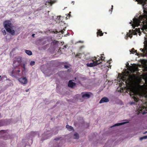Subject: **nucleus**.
Listing matches in <instances>:
<instances>
[{"label":"nucleus","mask_w":147,"mask_h":147,"mask_svg":"<svg viewBox=\"0 0 147 147\" xmlns=\"http://www.w3.org/2000/svg\"><path fill=\"white\" fill-rule=\"evenodd\" d=\"M3 24L6 31L12 35H13L15 33V31L14 30H12L13 26L11 21L9 20H5Z\"/></svg>","instance_id":"obj_1"},{"label":"nucleus","mask_w":147,"mask_h":147,"mask_svg":"<svg viewBox=\"0 0 147 147\" xmlns=\"http://www.w3.org/2000/svg\"><path fill=\"white\" fill-rule=\"evenodd\" d=\"M20 69H18L15 68L13 69L11 72L10 76L12 77H13L17 78L21 76V74L20 73Z\"/></svg>","instance_id":"obj_2"},{"label":"nucleus","mask_w":147,"mask_h":147,"mask_svg":"<svg viewBox=\"0 0 147 147\" xmlns=\"http://www.w3.org/2000/svg\"><path fill=\"white\" fill-rule=\"evenodd\" d=\"M22 59L21 57H16L14 59L13 61V66H17L21 65Z\"/></svg>","instance_id":"obj_3"},{"label":"nucleus","mask_w":147,"mask_h":147,"mask_svg":"<svg viewBox=\"0 0 147 147\" xmlns=\"http://www.w3.org/2000/svg\"><path fill=\"white\" fill-rule=\"evenodd\" d=\"M136 1L142 4L144 9L147 8V0H136Z\"/></svg>","instance_id":"obj_4"},{"label":"nucleus","mask_w":147,"mask_h":147,"mask_svg":"<svg viewBox=\"0 0 147 147\" xmlns=\"http://www.w3.org/2000/svg\"><path fill=\"white\" fill-rule=\"evenodd\" d=\"M82 97L86 99L89 98L92 94L90 92H86L82 93Z\"/></svg>","instance_id":"obj_5"},{"label":"nucleus","mask_w":147,"mask_h":147,"mask_svg":"<svg viewBox=\"0 0 147 147\" xmlns=\"http://www.w3.org/2000/svg\"><path fill=\"white\" fill-rule=\"evenodd\" d=\"M140 50L143 53V56H146L147 55V44L144 45V49L141 48L140 49Z\"/></svg>","instance_id":"obj_6"},{"label":"nucleus","mask_w":147,"mask_h":147,"mask_svg":"<svg viewBox=\"0 0 147 147\" xmlns=\"http://www.w3.org/2000/svg\"><path fill=\"white\" fill-rule=\"evenodd\" d=\"M92 63H87L86 64V65L88 67H93L94 66H96L97 65L99 64V63H97V62L94 61V60H92Z\"/></svg>","instance_id":"obj_7"},{"label":"nucleus","mask_w":147,"mask_h":147,"mask_svg":"<svg viewBox=\"0 0 147 147\" xmlns=\"http://www.w3.org/2000/svg\"><path fill=\"white\" fill-rule=\"evenodd\" d=\"M19 81L24 84H26L28 82V80L26 77L22 78H19Z\"/></svg>","instance_id":"obj_8"},{"label":"nucleus","mask_w":147,"mask_h":147,"mask_svg":"<svg viewBox=\"0 0 147 147\" xmlns=\"http://www.w3.org/2000/svg\"><path fill=\"white\" fill-rule=\"evenodd\" d=\"M109 101V100L107 97H104L102 98L99 102L100 103H102L104 102H108Z\"/></svg>","instance_id":"obj_9"},{"label":"nucleus","mask_w":147,"mask_h":147,"mask_svg":"<svg viewBox=\"0 0 147 147\" xmlns=\"http://www.w3.org/2000/svg\"><path fill=\"white\" fill-rule=\"evenodd\" d=\"M140 20L137 18H134L133 19V23L136 26H138L140 24Z\"/></svg>","instance_id":"obj_10"},{"label":"nucleus","mask_w":147,"mask_h":147,"mask_svg":"<svg viewBox=\"0 0 147 147\" xmlns=\"http://www.w3.org/2000/svg\"><path fill=\"white\" fill-rule=\"evenodd\" d=\"M76 84L75 83L73 82L72 80H69V82L68 86L71 88H73L75 86Z\"/></svg>","instance_id":"obj_11"},{"label":"nucleus","mask_w":147,"mask_h":147,"mask_svg":"<svg viewBox=\"0 0 147 147\" xmlns=\"http://www.w3.org/2000/svg\"><path fill=\"white\" fill-rule=\"evenodd\" d=\"M97 36H102L103 35V33L102 32V31L100 30H97V32H96Z\"/></svg>","instance_id":"obj_12"},{"label":"nucleus","mask_w":147,"mask_h":147,"mask_svg":"<svg viewBox=\"0 0 147 147\" xmlns=\"http://www.w3.org/2000/svg\"><path fill=\"white\" fill-rule=\"evenodd\" d=\"M93 58H94V59L93 60H94V61L97 62V63H99V64L102 63V62L100 61V59L97 58L96 57H94Z\"/></svg>","instance_id":"obj_13"},{"label":"nucleus","mask_w":147,"mask_h":147,"mask_svg":"<svg viewBox=\"0 0 147 147\" xmlns=\"http://www.w3.org/2000/svg\"><path fill=\"white\" fill-rule=\"evenodd\" d=\"M66 127L69 131H72L74 129V128L73 127L68 125H67L66 126Z\"/></svg>","instance_id":"obj_14"},{"label":"nucleus","mask_w":147,"mask_h":147,"mask_svg":"<svg viewBox=\"0 0 147 147\" xmlns=\"http://www.w3.org/2000/svg\"><path fill=\"white\" fill-rule=\"evenodd\" d=\"M54 3L55 1H53L52 0H50L49 1L46 2V5L47 4L48 5H52Z\"/></svg>","instance_id":"obj_15"},{"label":"nucleus","mask_w":147,"mask_h":147,"mask_svg":"<svg viewBox=\"0 0 147 147\" xmlns=\"http://www.w3.org/2000/svg\"><path fill=\"white\" fill-rule=\"evenodd\" d=\"M25 52L27 55H31L32 54V52L29 50H26Z\"/></svg>","instance_id":"obj_16"},{"label":"nucleus","mask_w":147,"mask_h":147,"mask_svg":"<svg viewBox=\"0 0 147 147\" xmlns=\"http://www.w3.org/2000/svg\"><path fill=\"white\" fill-rule=\"evenodd\" d=\"M74 136V138L75 139H78L79 138V135L77 133H75Z\"/></svg>","instance_id":"obj_17"},{"label":"nucleus","mask_w":147,"mask_h":147,"mask_svg":"<svg viewBox=\"0 0 147 147\" xmlns=\"http://www.w3.org/2000/svg\"><path fill=\"white\" fill-rule=\"evenodd\" d=\"M126 123V122H123L121 123H117L115 125V126H118L124 124Z\"/></svg>","instance_id":"obj_18"},{"label":"nucleus","mask_w":147,"mask_h":147,"mask_svg":"<svg viewBox=\"0 0 147 147\" xmlns=\"http://www.w3.org/2000/svg\"><path fill=\"white\" fill-rule=\"evenodd\" d=\"M4 121L3 120H0V127L4 125Z\"/></svg>","instance_id":"obj_19"},{"label":"nucleus","mask_w":147,"mask_h":147,"mask_svg":"<svg viewBox=\"0 0 147 147\" xmlns=\"http://www.w3.org/2000/svg\"><path fill=\"white\" fill-rule=\"evenodd\" d=\"M26 63H24L22 64V67H23L24 70V71H25L26 70Z\"/></svg>","instance_id":"obj_20"},{"label":"nucleus","mask_w":147,"mask_h":147,"mask_svg":"<svg viewBox=\"0 0 147 147\" xmlns=\"http://www.w3.org/2000/svg\"><path fill=\"white\" fill-rule=\"evenodd\" d=\"M133 98L135 102H137L138 101V100H139L138 98H136V96H133Z\"/></svg>","instance_id":"obj_21"},{"label":"nucleus","mask_w":147,"mask_h":147,"mask_svg":"<svg viewBox=\"0 0 147 147\" xmlns=\"http://www.w3.org/2000/svg\"><path fill=\"white\" fill-rule=\"evenodd\" d=\"M131 53L134 54L135 53L137 52V50H135L134 48H132L130 51Z\"/></svg>","instance_id":"obj_22"},{"label":"nucleus","mask_w":147,"mask_h":147,"mask_svg":"<svg viewBox=\"0 0 147 147\" xmlns=\"http://www.w3.org/2000/svg\"><path fill=\"white\" fill-rule=\"evenodd\" d=\"M147 138V136H145L142 137H141L140 138V140H142L143 139H145Z\"/></svg>","instance_id":"obj_23"},{"label":"nucleus","mask_w":147,"mask_h":147,"mask_svg":"<svg viewBox=\"0 0 147 147\" xmlns=\"http://www.w3.org/2000/svg\"><path fill=\"white\" fill-rule=\"evenodd\" d=\"M58 42L56 40H54L52 42V43L54 45H57L58 43Z\"/></svg>","instance_id":"obj_24"},{"label":"nucleus","mask_w":147,"mask_h":147,"mask_svg":"<svg viewBox=\"0 0 147 147\" xmlns=\"http://www.w3.org/2000/svg\"><path fill=\"white\" fill-rule=\"evenodd\" d=\"M104 55V54H102L101 55L100 59L101 60H104L105 57H103V56Z\"/></svg>","instance_id":"obj_25"},{"label":"nucleus","mask_w":147,"mask_h":147,"mask_svg":"<svg viewBox=\"0 0 147 147\" xmlns=\"http://www.w3.org/2000/svg\"><path fill=\"white\" fill-rule=\"evenodd\" d=\"M35 62L34 61H31L30 63V65L31 66H32L35 64Z\"/></svg>","instance_id":"obj_26"},{"label":"nucleus","mask_w":147,"mask_h":147,"mask_svg":"<svg viewBox=\"0 0 147 147\" xmlns=\"http://www.w3.org/2000/svg\"><path fill=\"white\" fill-rule=\"evenodd\" d=\"M2 33H3V34L4 35H5L6 34V32L5 30H2Z\"/></svg>","instance_id":"obj_27"},{"label":"nucleus","mask_w":147,"mask_h":147,"mask_svg":"<svg viewBox=\"0 0 147 147\" xmlns=\"http://www.w3.org/2000/svg\"><path fill=\"white\" fill-rule=\"evenodd\" d=\"M6 131L5 130H2L0 131V133H5Z\"/></svg>","instance_id":"obj_28"},{"label":"nucleus","mask_w":147,"mask_h":147,"mask_svg":"<svg viewBox=\"0 0 147 147\" xmlns=\"http://www.w3.org/2000/svg\"><path fill=\"white\" fill-rule=\"evenodd\" d=\"M65 30L64 29H63V30H61L60 31L61 32L62 34H63L64 33V31Z\"/></svg>","instance_id":"obj_29"},{"label":"nucleus","mask_w":147,"mask_h":147,"mask_svg":"<svg viewBox=\"0 0 147 147\" xmlns=\"http://www.w3.org/2000/svg\"><path fill=\"white\" fill-rule=\"evenodd\" d=\"M64 67L66 69H67L69 67V66L68 65H64Z\"/></svg>","instance_id":"obj_30"},{"label":"nucleus","mask_w":147,"mask_h":147,"mask_svg":"<svg viewBox=\"0 0 147 147\" xmlns=\"http://www.w3.org/2000/svg\"><path fill=\"white\" fill-rule=\"evenodd\" d=\"M131 22H131H131H130V24H131V26H132V27H133V28H134H134H135V26H133V24H131Z\"/></svg>","instance_id":"obj_31"},{"label":"nucleus","mask_w":147,"mask_h":147,"mask_svg":"<svg viewBox=\"0 0 147 147\" xmlns=\"http://www.w3.org/2000/svg\"><path fill=\"white\" fill-rule=\"evenodd\" d=\"M59 139H60L59 138H55L54 139V140H59Z\"/></svg>","instance_id":"obj_32"},{"label":"nucleus","mask_w":147,"mask_h":147,"mask_svg":"<svg viewBox=\"0 0 147 147\" xmlns=\"http://www.w3.org/2000/svg\"><path fill=\"white\" fill-rule=\"evenodd\" d=\"M135 103V102H130V104H131V105H132V104H134Z\"/></svg>","instance_id":"obj_33"},{"label":"nucleus","mask_w":147,"mask_h":147,"mask_svg":"<svg viewBox=\"0 0 147 147\" xmlns=\"http://www.w3.org/2000/svg\"><path fill=\"white\" fill-rule=\"evenodd\" d=\"M145 31H147V27H146L145 28Z\"/></svg>","instance_id":"obj_34"},{"label":"nucleus","mask_w":147,"mask_h":147,"mask_svg":"<svg viewBox=\"0 0 147 147\" xmlns=\"http://www.w3.org/2000/svg\"><path fill=\"white\" fill-rule=\"evenodd\" d=\"M79 56V54H76V57H78Z\"/></svg>","instance_id":"obj_35"},{"label":"nucleus","mask_w":147,"mask_h":147,"mask_svg":"<svg viewBox=\"0 0 147 147\" xmlns=\"http://www.w3.org/2000/svg\"><path fill=\"white\" fill-rule=\"evenodd\" d=\"M127 35H128L129 36V37H130V34H128V33H127Z\"/></svg>","instance_id":"obj_36"},{"label":"nucleus","mask_w":147,"mask_h":147,"mask_svg":"<svg viewBox=\"0 0 147 147\" xmlns=\"http://www.w3.org/2000/svg\"><path fill=\"white\" fill-rule=\"evenodd\" d=\"M34 35H35V34H32V36L33 37H34Z\"/></svg>","instance_id":"obj_37"},{"label":"nucleus","mask_w":147,"mask_h":147,"mask_svg":"<svg viewBox=\"0 0 147 147\" xmlns=\"http://www.w3.org/2000/svg\"><path fill=\"white\" fill-rule=\"evenodd\" d=\"M29 90V89H28L26 90V92H28V91Z\"/></svg>","instance_id":"obj_38"},{"label":"nucleus","mask_w":147,"mask_h":147,"mask_svg":"<svg viewBox=\"0 0 147 147\" xmlns=\"http://www.w3.org/2000/svg\"><path fill=\"white\" fill-rule=\"evenodd\" d=\"M58 33V31H55V33H56V34H57V33Z\"/></svg>","instance_id":"obj_39"},{"label":"nucleus","mask_w":147,"mask_h":147,"mask_svg":"<svg viewBox=\"0 0 147 147\" xmlns=\"http://www.w3.org/2000/svg\"><path fill=\"white\" fill-rule=\"evenodd\" d=\"M146 133H147V131H145V132H144V134H146Z\"/></svg>","instance_id":"obj_40"},{"label":"nucleus","mask_w":147,"mask_h":147,"mask_svg":"<svg viewBox=\"0 0 147 147\" xmlns=\"http://www.w3.org/2000/svg\"><path fill=\"white\" fill-rule=\"evenodd\" d=\"M113 5H112V8H111V9L112 10L113 9Z\"/></svg>","instance_id":"obj_41"},{"label":"nucleus","mask_w":147,"mask_h":147,"mask_svg":"<svg viewBox=\"0 0 147 147\" xmlns=\"http://www.w3.org/2000/svg\"><path fill=\"white\" fill-rule=\"evenodd\" d=\"M64 47L65 48H66V45H65L64 46Z\"/></svg>","instance_id":"obj_42"},{"label":"nucleus","mask_w":147,"mask_h":147,"mask_svg":"<svg viewBox=\"0 0 147 147\" xmlns=\"http://www.w3.org/2000/svg\"><path fill=\"white\" fill-rule=\"evenodd\" d=\"M139 35L140 36V34H141V33L140 32V33L139 32Z\"/></svg>","instance_id":"obj_43"},{"label":"nucleus","mask_w":147,"mask_h":147,"mask_svg":"<svg viewBox=\"0 0 147 147\" xmlns=\"http://www.w3.org/2000/svg\"><path fill=\"white\" fill-rule=\"evenodd\" d=\"M4 139L6 140V139H7V138H5L4 137Z\"/></svg>","instance_id":"obj_44"},{"label":"nucleus","mask_w":147,"mask_h":147,"mask_svg":"<svg viewBox=\"0 0 147 147\" xmlns=\"http://www.w3.org/2000/svg\"><path fill=\"white\" fill-rule=\"evenodd\" d=\"M111 11V12H112V10H111H111H109V11Z\"/></svg>","instance_id":"obj_45"},{"label":"nucleus","mask_w":147,"mask_h":147,"mask_svg":"<svg viewBox=\"0 0 147 147\" xmlns=\"http://www.w3.org/2000/svg\"><path fill=\"white\" fill-rule=\"evenodd\" d=\"M5 135L7 136H8V134H6Z\"/></svg>","instance_id":"obj_46"},{"label":"nucleus","mask_w":147,"mask_h":147,"mask_svg":"<svg viewBox=\"0 0 147 147\" xmlns=\"http://www.w3.org/2000/svg\"><path fill=\"white\" fill-rule=\"evenodd\" d=\"M11 85H13V84L12 83H11Z\"/></svg>","instance_id":"obj_47"},{"label":"nucleus","mask_w":147,"mask_h":147,"mask_svg":"<svg viewBox=\"0 0 147 147\" xmlns=\"http://www.w3.org/2000/svg\"><path fill=\"white\" fill-rule=\"evenodd\" d=\"M52 74H53V73H51L50 75H52Z\"/></svg>","instance_id":"obj_48"},{"label":"nucleus","mask_w":147,"mask_h":147,"mask_svg":"<svg viewBox=\"0 0 147 147\" xmlns=\"http://www.w3.org/2000/svg\"><path fill=\"white\" fill-rule=\"evenodd\" d=\"M7 80H9V79H7Z\"/></svg>","instance_id":"obj_49"}]
</instances>
